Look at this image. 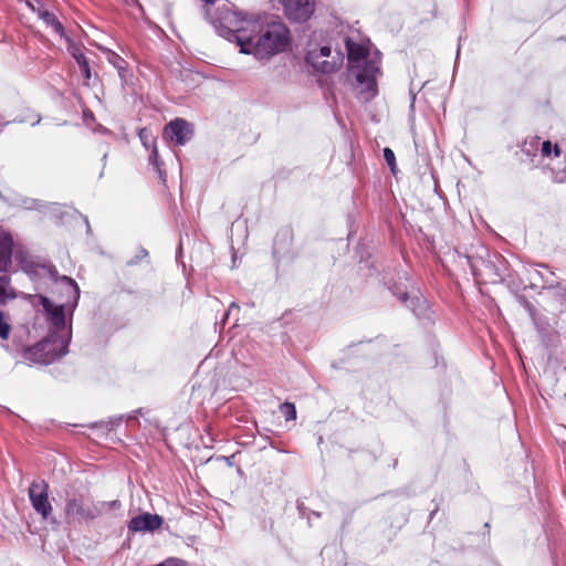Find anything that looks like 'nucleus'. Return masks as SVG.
I'll list each match as a JSON object with an SVG mask.
<instances>
[{
	"label": "nucleus",
	"mask_w": 566,
	"mask_h": 566,
	"mask_svg": "<svg viewBox=\"0 0 566 566\" xmlns=\"http://www.w3.org/2000/svg\"><path fill=\"white\" fill-rule=\"evenodd\" d=\"M241 32H231L223 35L229 40L233 38L240 45L241 53H252L258 59H268L283 52L287 48L290 42V32L283 23L275 22L269 24L261 34L254 36L252 34H247V32H256V29L260 28L259 22L248 19L247 15L243 14H241Z\"/></svg>",
	"instance_id": "f257e3e1"
},
{
	"label": "nucleus",
	"mask_w": 566,
	"mask_h": 566,
	"mask_svg": "<svg viewBox=\"0 0 566 566\" xmlns=\"http://www.w3.org/2000/svg\"><path fill=\"white\" fill-rule=\"evenodd\" d=\"M55 283L65 293V302L54 304L49 297L41 294L30 295L29 297L34 306H42L43 316L50 332L49 335L62 338L66 333L72 336V316L78 304L80 287L73 279L66 275H62Z\"/></svg>",
	"instance_id": "f03ea898"
},
{
	"label": "nucleus",
	"mask_w": 566,
	"mask_h": 566,
	"mask_svg": "<svg viewBox=\"0 0 566 566\" xmlns=\"http://www.w3.org/2000/svg\"><path fill=\"white\" fill-rule=\"evenodd\" d=\"M348 60L357 62L350 66V72L356 78L354 86L357 98L368 103L378 94L377 77L381 74L380 61L378 57L366 59L367 50L352 40H346Z\"/></svg>",
	"instance_id": "7ed1b4c3"
},
{
	"label": "nucleus",
	"mask_w": 566,
	"mask_h": 566,
	"mask_svg": "<svg viewBox=\"0 0 566 566\" xmlns=\"http://www.w3.org/2000/svg\"><path fill=\"white\" fill-rule=\"evenodd\" d=\"M118 500L94 501L88 493H73L67 495L64 505V517L70 524L91 523L108 511L120 509Z\"/></svg>",
	"instance_id": "20e7f679"
},
{
	"label": "nucleus",
	"mask_w": 566,
	"mask_h": 566,
	"mask_svg": "<svg viewBox=\"0 0 566 566\" xmlns=\"http://www.w3.org/2000/svg\"><path fill=\"white\" fill-rule=\"evenodd\" d=\"M70 343V333L64 334L62 338L49 335L35 345L24 348L22 358L31 364L49 365L67 354Z\"/></svg>",
	"instance_id": "39448f33"
},
{
	"label": "nucleus",
	"mask_w": 566,
	"mask_h": 566,
	"mask_svg": "<svg viewBox=\"0 0 566 566\" xmlns=\"http://www.w3.org/2000/svg\"><path fill=\"white\" fill-rule=\"evenodd\" d=\"M205 2L203 12L206 19L217 29L220 35L226 33L241 32L242 31V19L241 12L232 10V4L223 3L219 7L214 14H212V6L217 0H202Z\"/></svg>",
	"instance_id": "423d86ee"
},
{
	"label": "nucleus",
	"mask_w": 566,
	"mask_h": 566,
	"mask_svg": "<svg viewBox=\"0 0 566 566\" xmlns=\"http://www.w3.org/2000/svg\"><path fill=\"white\" fill-rule=\"evenodd\" d=\"M28 495L33 510L43 518L49 520L52 516L53 507L49 500V483L43 480L31 482Z\"/></svg>",
	"instance_id": "0eeeda50"
},
{
	"label": "nucleus",
	"mask_w": 566,
	"mask_h": 566,
	"mask_svg": "<svg viewBox=\"0 0 566 566\" xmlns=\"http://www.w3.org/2000/svg\"><path fill=\"white\" fill-rule=\"evenodd\" d=\"M14 259L18 262L20 269L25 272L32 280L49 277L55 282L62 276L59 274L56 268L53 264L35 263L27 253L22 251H17Z\"/></svg>",
	"instance_id": "6e6552de"
},
{
	"label": "nucleus",
	"mask_w": 566,
	"mask_h": 566,
	"mask_svg": "<svg viewBox=\"0 0 566 566\" xmlns=\"http://www.w3.org/2000/svg\"><path fill=\"white\" fill-rule=\"evenodd\" d=\"M284 13L294 22L307 21L314 12V0H282Z\"/></svg>",
	"instance_id": "1a4fd4ad"
},
{
	"label": "nucleus",
	"mask_w": 566,
	"mask_h": 566,
	"mask_svg": "<svg viewBox=\"0 0 566 566\" xmlns=\"http://www.w3.org/2000/svg\"><path fill=\"white\" fill-rule=\"evenodd\" d=\"M192 135V125L184 118H175L164 129V136L179 146L186 145Z\"/></svg>",
	"instance_id": "9d476101"
},
{
	"label": "nucleus",
	"mask_w": 566,
	"mask_h": 566,
	"mask_svg": "<svg viewBox=\"0 0 566 566\" xmlns=\"http://www.w3.org/2000/svg\"><path fill=\"white\" fill-rule=\"evenodd\" d=\"M164 523V518L158 514L151 513H143L135 517H133L128 524L127 528L129 533H146V532H155L161 527Z\"/></svg>",
	"instance_id": "9b49d317"
},
{
	"label": "nucleus",
	"mask_w": 566,
	"mask_h": 566,
	"mask_svg": "<svg viewBox=\"0 0 566 566\" xmlns=\"http://www.w3.org/2000/svg\"><path fill=\"white\" fill-rule=\"evenodd\" d=\"M332 53V49L328 45L322 46L319 50H310L306 53L305 60L316 71L321 73H332L337 70L336 62H329L326 60L321 61L322 57H328Z\"/></svg>",
	"instance_id": "f8f14e48"
},
{
	"label": "nucleus",
	"mask_w": 566,
	"mask_h": 566,
	"mask_svg": "<svg viewBox=\"0 0 566 566\" xmlns=\"http://www.w3.org/2000/svg\"><path fill=\"white\" fill-rule=\"evenodd\" d=\"M398 300L412 311L418 318H430V308L426 300L418 295H409L407 292H392Z\"/></svg>",
	"instance_id": "ddd939ff"
},
{
	"label": "nucleus",
	"mask_w": 566,
	"mask_h": 566,
	"mask_svg": "<svg viewBox=\"0 0 566 566\" xmlns=\"http://www.w3.org/2000/svg\"><path fill=\"white\" fill-rule=\"evenodd\" d=\"M13 239L10 233L0 234V272H8L12 264Z\"/></svg>",
	"instance_id": "4468645a"
},
{
	"label": "nucleus",
	"mask_w": 566,
	"mask_h": 566,
	"mask_svg": "<svg viewBox=\"0 0 566 566\" xmlns=\"http://www.w3.org/2000/svg\"><path fill=\"white\" fill-rule=\"evenodd\" d=\"M36 3H38V9H36L38 18L40 20H42L46 24V27L52 28L54 33H56L61 38H64L65 29L62 25V23L59 21V19L56 18V15L53 12H50L49 10H46L41 1H36Z\"/></svg>",
	"instance_id": "2eb2a0df"
},
{
	"label": "nucleus",
	"mask_w": 566,
	"mask_h": 566,
	"mask_svg": "<svg viewBox=\"0 0 566 566\" xmlns=\"http://www.w3.org/2000/svg\"><path fill=\"white\" fill-rule=\"evenodd\" d=\"M14 290L10 286V279L7 275L0 276V306L8 300L14 298Z\"/></svg>",
	"instance_id": "dca6fc26"
},
{
	"label": "nucleus",
	"mask_w": 566,
	"mask_h": 566,
	"mask_svg": "<svg viewBox=\"0 0 566 566\" xmlns=\"http://www.w3.org/2000/svg\"><path fill=\"white\" fill-rule=\"evenodd\" d=\"M124 420V416H118V417H115V418H109L108 420H102V421H98V422H94L91 424L92 428H99L102 429L105 433H108L111 431H113L116 427H118L122 421Z\"/></svg>",
	"instance_id": "f3484780"
},
{
	"label": "nucleus",
	"mask_w": 566,
	"mask_h": 566,
	"mask_svg": "<svg viewBox=\"0 0 566 566\" xmlns=\"http://www.w3.org/2000/svg\"><path fill=\"white\" fill-rule=\"evenodd\" d=\"M124 420V416H118V417H115V418H109L108 420H102V421H98V422H94L91 424L92 428H99L102 429L105 433H108L111 431H113L116 427H118L122 421Z\"/></svg>",
	"instance_id": "a211bd4d"
},
{
	"label": "nucleus",
	"mask_w": 566,
	"mask_h": 566,
	"mask_svg": "<svg viewBox=\"0 0 566 566\" xmlns=\"http://www.w3.org/2000/svg\"><path fill=\"white\" fill-rule=\"evenodd\" d=\"M149 163L156 169L159 179L165 184L167 175H166V171L161 168L163 163L159 160L158 150H157V146L156 145H153V148H151V151H150V155H149Z\"/></svg>",
	"instance_id": "6ab92c4d"
},
{
	"label": "nucleus",
	"mask_w": 566,
	"mask_h": 566,
	"mask_svg": "<svg viewBox=\"0 0 566 566\" xmlns=\"http://www.w3.org/2000/svg\"><path fill=\"white\" fill-rule=\"evenodd\" d=\"M74 57L84 75V77L86 80H90L91 78V69H90V64H88V61L86 59V56L78 52L77 54H74Z\"/></svg>",
	"instance_id": "aec40b11"
},
{
	"label": "nucleus",
	"mask_w": 566,
	"mask_h": 566,
	"mask_svg": "<svg viewBox=\"0 0 566 566\" xmlns=\"http://www.w3.org/2000/svg\"><path fill=\"white\" fill-rule=\"evenodd\" d=\"M541 268L545 271H539L538 274L542 276L545 284H547L549 287H555L558 285V281L555 277V274L549 271L547 265H541Z\"/></svg>",
	"instance_id": "412c9836"
},
{
	"label": "nucleus",
	"mask_w": 566,
	"mask_h": 566,
	"mask_svg": "<svg viewBox=\"0 0 566 566\" xmlns=\"http://www.w3.org/2000/svg\"><path fill=\"white\" fill-rule=\"evenodd\" d=\"M280 411L286 420H294L296 418L295 405L289 401L283 402L280 406Z\"/></svg>",
	"instance_id": "4be33fe9"
},
{
	"label": "nucleus",
	"mask_w": 566,
	"mask_h": 566,
	"mask_svg": "<svg viewBox=\"0 0 566 566\" xmlns=\"http://www.w3.org/2000/svg\"><path fill=\"white\" fill-rule=\"evenodd\" d=\"M107 60L111 64H113L118 72H123L126 70V62L123 57H120L117 53L109 51Z\"/></svg>",
	"instance_id": "5701e85b"
},
{
	"label": "nucleus",
	"mask_w": 566,
	"mask_h": 566,
	"mask_svg": "<svg viewBox=\"0 0 566 566\" xmlns=\"http://www.w3.org/2000/svg\"><path fill=\"white\" fill-rule=\"evenodd\" d=\"M19 205L27 210H36L41 207V203L36 199L32 198H21Z\"/></svg>",
	"instance_id": "b1692460"
},
{
	"label": "nucleus",
	"mask_w": 566,
	"mask_h": 566,
	"mask_svg": "<svg viewBox=\"0 0 566 566\" xmlns=\"http://www.w3.org/2000/svg\"><path fill=\"white\" fill-rule=\"evenodd\" d=\"M384 159H385V161L387 163V165L390 167V170H391L392 172H395V170H396V157H395V153H394L390 148H388V147H386V148L384 149Z\"/></svg>",
	"instance_id": "393cba45"
},
{
	"label": "nucleus",
	"mask_w": 566,
	"mask_h": 566,
	"mask_svg": "<svg viewBox=\"0 0 566 566\" xmlns=\"http://www.w3.org/2000/svg\"><path fill=\"white\" fill-rule=\"evenodd\" d=\"M138 135H139V138L143 143V145L146 148H149V147L153 148V145H155L154 138L150 134H148L146 128L140 129Z\"/></svg>",
	"instance_id": "a878e982"
},
{
	"label": "nucleus",
	"mask_w": 566,
	"mask_h": 566,
	"mask_svg": "<svg viewBox=\"0 0 566 566\" xmlns=\"http://www.w3.org/2000/svg\"><path fill=\"white\" fill-rule=\"evenodd\" d=\"M297 509L300 511V514L303 516V517H306L308 520V523L311 524V517L312 516H315V517H321V513L319 512H316V511H311L308 510L307 507L304 506V504H298L297 505Z\"/></svg>",
	"instance_id": "bb28decb"
},
{
	"label": "nucleus",
	"mask_w": 566,
	"mask_h": 566,
	"mask_svg": "<svg viewBox=\"0 0 566 566\" xmlns=\"http://www.w3.org/2000/svg\"><path fill=\"white\" fill-rule=\"evenodd\" d=\"M10 331V325L4 322L3 314L0 313V338L7 339L9 337Z\"/></svg>",
	"instance_id": "cd10ccee"
},
{
	"label": "nucleus",
	"mask_w": 566,
	"mask_h": 566,
	"mask_svg": "<svg viewBox=\"0 0 566 566\" xmlns=\"http://www.w3.org/2000/svg\"><path fill=\"white\" fill-rule=\"evenodd\" d=\"M148 256V251L144 248H140L138 254H136L133 259L127 261V265H136L140 262L142 259H145Z\"/></svg>",
	"instance_id": "c85d7f7f"
},
{
	"label": "nucleus",
	"mask_w": 566,
	"mask_h": 566,
	"mask_svg": "<svg viewBox=\"0 0 566 566\" xmlns=\"http://www.w3.org/2000/svg\"><path fill=\"white\" fill-rule=\"evenodd\" d=\"M552 149H553V144L549 140H545V142L542 143L541 154H542L543 157L551 158L552 157Z\"/></svg>",
	"instance_id": "c756f323"
},
{
	"label": "nucleus",
	"mask_w": 566,
	"mask_h": 566,
	"mask_svg": "<svg viewBox=\"0 0 566 566\" xmlns=\"http://www.w3.org/2000/svg\"><path fill=\"white\" fill-rule=\"evenodd\" d=\"M560 148L557 144H554L553 145V149H552V157H559L560 156Z\"/></svg>",
	"instance_id": "7c9ffc66"
},
{
	"label": "nucleus",
	"mask_w": 566,
	"mask_h": 566,
	"mask_svg": "<svg viewBox=\"0 0 566 566\" xmlns=\"http://www.w3.org/2000/svg\"><path fill=\"white\" fill-rule=\"evenodd\" d=\"M234 307H237V308H238L237 304H235V303H232V304L230 305V307H229V311H228L227 313H224L223 318H222V321H221L222 326L224 325V323H226L227 318L229 317V314H230L231 310H232V308H234Z\"/></svg>",
	"instance_id": "2f4dec72"
},
{
	"label": "nucleus",
	"mask_w": 566,
	"mask_h": 566,
	"mask_svg": "<svg viewBox=\"0 0 566 566\" xmlns=\"http://www.w3.org/2000/svg\"><path fill=\"white\" fill-rule=\"evenodd\" d=\"M138 413H142V409H137L136 411H134V415H129L128 419H136Z\"/></svg>",
	"instance_id": "473e14b6"
},
{
	"label": "nucleus",
	"mask_w": 566,
	"mask_h": 566,
	"mask_svg": "<svg viewBox=\"0 0 566 566\" xmlns=\"http://www.w3.org/2000/svg\"><path fill=\"white\" fill-rule=\"evenodd\" d=\"M7 124H9L8 120H4V117L0 115V128H2L3 126H6Z\"/></svg>",
	"instance_id": "72a5a7b5"
},
{
	"label": "nucleus",
	"mask_w": 566,
	"mask_h": 566,
	"mask_svg": "<svg viewBox=\"0 0 566 566\" xmlns=\"http://www.w3.org/2000/svg\"><path fill=\"white\" fill-rule=\"evenodd\" d=\"M40 122H41V117H40V115H36V116H35V119L31 122V125H32V126H35V125H38Z\"/></svg>",
	"instance_id": "f704fd0d"
},
{
	"label": "nucleus",
	"mask_w": 566,
	"mask_h": 566,
	"mask_svg": "<svg viewBox=\"0 0 566 566\" xmlns=\"http://www.w3.org/2000/svg\"><path fill=\"white\" fill-rule=\"evenodd\" d=\"M0 411L4 413H12L11 410L4 406H0Z\"/></svg>",
	"instance_id": "c9c22d12"
},
{
	"label": "nucleus",
	"mask_w": 566,
	"mask_h": 566,
	"mask_svg": "<svg viewBox=\"0 0 566 566\" xmlns=\"http://www.w3.org/2000/svg\"><path fill=\"white\" fill-rule=\"evenodd\" d=\"M85 223H86L87 232H90V231H91V226H90V223H88L87 218H85Z\"/></svg>",
	"instance_id": "e433bc0d"
}]
</instances>
